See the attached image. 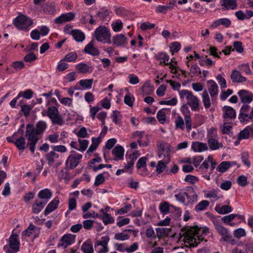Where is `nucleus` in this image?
I'll return each instance as SVG.
<instances>
[{"instance_id":"nucleus-11","label":"nucleus","mask_w":253,"mask_h":253,"mask_svg":"<svg viewBox=\"0 0 253 253\" xmlns=\"http://www.w3.org/2000/svg\"><path fill=\"white\" fill-rule=\"evenodd\" d=\"M47 116L51 119L53 124L60 125L62 124L63 120L56 107H49L47 108Z\"/></svg>"},{"instance_id":"nucleus-47","label":"nucleus","mask_w":253,"mask_h":253,"mask_svg":"<svg viewBox=\"0 0 253 253\" xmlns=\"http://www.w3.org/2000/svg\"><path fill=\"white\" fill-rule=\"evenodd\" d=\"M156 58L158 59L161 60V64L164 63L165 65H168L169 63L168 62L169 60V56L168 54L165 53H160L157 55Z\"/></svg>"},{"instance_id":"nucleus-62","label":"nucleus","mask_w":253,"mask_h":253,"mask_svg":"<svg viewBox=\"0 0 253 253\" xmlns=\"http://www.w3.org/2000/svg\"><path fill=\"white\" fill-rule=\"evenodd\" d=\"M216 79L218 84H220L221 88H225L227 87L225 79L220 75H218L216 76Z\"/></svg>"},{"instance_id":"nucleus-38","label":"nucleus","mask_w":253,"mask_h":253,"mask_svg":"<svg viewBox=\"0 0 253 253\" xmlns=\"http://www.w3.org/2000/svg\"><path fill=\"white\" fill-rule=\"evenodd\" d=\"M210 203L207 200H203L200 202L195 207V211L197 212L205 210L209 205Z\"/></svg>"},{"instance_id":"nucleus-39","label":"nucleus","mask_w":253,"mask_h":253,"mask_svg":"<svg viewBox=\"0 0 253 253\" xmlns=\"http://www.w3.org/2000/svg\"><path fill=\"white\" fill-rule=\"evenodd\" d=\"M93 81V79L81 80L80 81L79 84L84 89H90L91 88Z\"/></svg>"},{"instance_id":"nucleus-33","label":"nucleus","mask_w":253,"mask_h":253,"mask_svg":"<svg viewBox=\"0 0 253 253\" xmlns=\"http://www.w3.org/2000/svg\"><path fill=\"white\" fill-rule=\"evenodd\" d=\"M35 104H23L21 105V110L20 111V114L23 115L25 117H28L30 115L31 110L33 109Z\"/></svg>"},{"instance_id":"nucleus-52","label":"nucleus","mask_w":253,"mask_h":253,"mask_svg":"<svg viewBox=\"0 0 253 253\" xmlns=\"http://www.w3.org/2000/svg\"><path fill=\"white\" fill-rule=\"evenodd\" d=\"M134 100V97L131 96L129 93L126 94L124 97L125 103L130 107L133 106Z\"/></svg>"},{"instance_id":"nucleus-20","label":"nucleus","mask_w":253,"mask_h":253,"mask_svg":"<svg viewBox=\"0 0 253 253\" xmlns=\"http://www.w3.org/2000/svg\"><path fill=\"white\" fill-rule=\"evenodd\" d=\"M75 18V14L73 12H68L63 14L55 19V23L62 24L66 22L72 20Z\"/></svg>"},{"instance_id":"nucleus-53","label":"nucleus","mask_w":253,"mask_h":253,"mask_svg":"<svg viewBox=\"0 0 253 253\" xmlns=\"http://www.w3.org/2000/svg\"><path fill=\"white\" fill-rule=\"evenodd\" d=\"M77 54L75 52H72L67 54L63 60L67 62H73L77 58Z\"/></svg>"},{"instance_id":"nucleus-36","label":"nucleus","mask_w":253,"mask_h":253,"mask_svg":"<svg viewBox=\"0 0 253 253\" xmlns=\"http://www.w3.org/2000/svg\"><path fill=\"white\" fill-rule=\"evenodd\" d=\"M204 106L206 108H209L211 106V101L208 91L204 90L202 95Z\"/></svg>"},{"instance_id":"nucleus-60","label":"nucleus","mask_w":253,"mask_h":253,"mask_svg":"<svg viewBox=\"0 0 253 253\" xmlns=\"http://www.w3.org/2000/svg\"><path fill=\"white\" fill-rule=\"evenodd\" d=\"M232 124V123H225V122H223V125L221 127V132L223 134L229 133L232 128L231 126Z\"/></svg>"},{"instance_id":"nucleus-35","label":"nucleus","mask_w":253,"mask_h":253,"mask_svg":"<svg viewBox=\"0 0 253 253\" xmlns=\"http://www.w3.org/2000/svg\"><path fill=\"white\" fill-rule=\"evenodd\" d=\"M17 148L20 150H23L26 148V141L23 137L17 139L14 142Z\"/></svg>"},{"instance_id":"nucleus-34","label":"nucleus","mask_w":253,"mask_h":253,"mask_svg":"<svg viewBox=\"0 0 253 253\" xmlns=\"http://www.w3.org/2000/svg\"><path fill=\"white\" fill-rule=\"evenodd\" d=\"M222 6L226 9H234L237 6V0H223Z\"/></svg>"},{"instance_id":"nucleus-44","label":"nucleus","mask_w":253,"mask_h":253,"mask_svg":"<svg viewBox=\"0 0 253 253\" xmlns=\"http://www.w3.org/2000/svg\"><path fill=\"white\" fill-rule=\"evenodd\" d=\"M164 111V109H161L158 112L157 114V118L159 122L162 124H165L166 121V115Z\"/></svg>"},{"instance_id":"nucleus-61","label":"nucleus","mask_w":253,"mask_h":253,"mask_svg":"<svg viewBox=\"0 0 253 253\" xmlns=\"http://www.w3.org/2000/svg\"><path fill=\"white\" fill-rule=\"evenodd\" d=\"M112 28L115 32H119L123 28V23L118 20L112 24Z\"/></svg>"},{"instance_id":"nucleus-40","label":"nucleus","mask_w":253,"mask_h":253,"mask_svg":"<svg viewBox=\"0 0 253 253\" xmlns=\"http://www.w3.org/2000/svg\"><path fill=\"white\" fill-rule=\"evenodd\" d=\"M81 249L84 253H93V249L92 244L85 242L82 246Z\"/></svg>"},{"instance_id":"nucleus-41","label":"nucleus","mask_w":253,"mask_h":253,"mask_svg":"<svg viewBox=\"0 0 253 253\" xmlns=\"http://www.w3.org/2000/svg\"><path fill=\"white\" fill-rule=\"evenodd\" d=\"M33 91L31 89H27L24 91H20L18 94V97L20 98L23 97V98L30 99L33 96Z\"/></svg>"},{"instance_id":"nucleus-25","label":"nucleus","mask_w":253,"mask_h":253,"mask_svg":"<svg viewBox=\"0 0 253 253\" xmlns=\"http://www.w3.org/2000/svg\"><path fill=\"white\" fill-rule=\"evenodd\" d=\"M231 21L228 18H220L214 21L211 25V28H216L220 25L229 27L231 25Z\"/></svg>"},{"instance_id":"nucleus-56","label":"nucleus","mask_w":253,"mask_h":253,"mask_svg":"<svg viewBox=\"0 0 253 253\" xmlns=\"http://www.w3.org/2000/svg\"><path fill=\"white\" fill-rule=\"evenodd\" d=\"M110 12L107 9H102L97 13V16L101 20L106 18L109 14Z\"/></svg>"},{"instance_id":"nucleus-57","label":"nucleus","mask_w":253,"mask_h":253,"mask_svg":"<svg viewBox=\"0 0 253 253\" xmlns=\"http://www.w3.org/2000/svg\"><path fill=\"white\" fill-rule=\"evenodd\" d=\"M46 140H48L50 142L52 143H57L59 140V134L58 133L49 134L46 137Z\"/></svg>"},{"instance_id":"nucleus-14","label":"nucleus","mask_w":253,"mask_h":253,"mask_svg":"<svg viewBox=\"0 0 253 253\" xmlns=\"http://www.w3.org/2000/svg\"><path fill=\"white\" fill-rule=\"evenodd\" d=\"M109 239L107 238H102L101 241H97L95 244V250L98 253H107L108 251V242Z\"/></svg>"},{"instance_id":"nucleus-29","label":"nucleus","mask_w":253,"mask_h":253,"mask_svg":"<svg viewBox=\"0 0 253 253\" xmlns=\"http://www.w3.org/2000/svg\"><path fill=\"white\" fill-rule=\"evenodd\" d=\"M124 149L121 146H117L112 150V154L116 157L115 160L122 159L124 154Z\"/></svg>"},{"instance_id":"nucleus-27","label":"nucleus","mask_w":253,"mask_h":253,"mask_svg":"<svg viewBox=\"0 0 253 253\" xmlns=\"http://www.w3.org/2000/svg\"><path fill=\"white\" fill-rule=\"evenodd\" d=\"M191 149L195 152H200L207 150L208 147L206 143L195 141L192 143Z\"/></svg>"},{"instance_id":"nucleus-6","label":"nucleus","mask_w":253,"mask_h":253,"mask_svg":"<svg viewBox=\"0 0 253 253\" xmlns=\"http://www.w3.org/2000/svg\"><path fill=\"white\" fill-rule=\"evenodd\" d=\"M207 138L211 149L216 150L223 147L222 144L218 141V135L215 128H211L208 131Z\"/></svg>"},{"instance_id":"nucleus-50","label":"nucleus","mask_w":253,"mask_h":253,"mask_svg":"<svg viewBox=\"0 0 253 253\" xmlns=\"http://www.w3.org/2000/svg\"><path fill=\"white\" fill-rule=\"evenodd\" d=\"M78 142L80 145V148L78 149V151L81 152L84 151L88 145V141L85 139H79Z\"/></svg>"},{"instance_id":"nucleus-43","label":"nucleus","mask_w":253,"mask_h":253,"mask_svg":"<svg viewBox=\"0 0 253 253\" xmlns=\"http://www.w3.org/2000/svg\"><path fill=\"white\" fill-rule=\"evenodd\" d=\"M168 163H166L164 160H161L158 162L156 166V171L158 173H161L163 172L166 168V165Z\"/></svg>"},{"instance_id":"nucleus-21","label":"nucleus","mask_w":253,"mask_h":253,"mask_svg":"<svg viewBox=\"0 0 253 253\" xmlns=\"http://www.w3.org/2000/svg\"><path fill=\"white\" fill-rule=\"evenodd\" d=\"M230 78L232 82L234 83H241L246 81V78L242 76L239 71L236 70L232 71Z\"/></svg>"},{"instance_id":"nucleus-54","label":"nucleus","mask_w":253,"mask_h":253,"mask_svg":"<svg viewBox=\"0 0 253 253\" xmlns=\"http://www.w3.org/2000/svg\"><path fill=\"white\" fill-rule=\"evenodd\" d=\"M98 217V214L93 211H86L83 214V217L85 219L93 218H96Z\"/></svg>"},{"instance_id":"nucleus-9","label":"nucleus","mask_w":253,"mask_h":253,"mask_svg":"<svg viewBox=\"0 0 253 253\" xmlns=\"http://www.w3.org/2000/svg\"><path fill=\"white\" fill-rule=\"evenodd\" d=\"M9 245L12 250L9 249L7 246L3 247V249L6 253H15L19 251L20 242L17 234H11L9 238Z\"/></svg>"},{"instance_id":"nucleus-1","label":"nucleus","mask_w":253,"mask_h":253,"mask_svg":"<svg viewBox=\"0 0 253 253\" xmlns=\"http://www.w3.org/2000/svg\"><path fill=\"white\" fill-rule=\"evenodd\" d=\"M46 128V124L43 121L39 122L36 128L31 124L26 126L25 136L28 140L27 146H29L32 153L35 152L36 145L39 139V135L42 134Z\"/></svg>"},{"instance_id":"nucleus-7","label":"nucleus","mask_w":253,"mask_h":253,"mask_svg":"<svg viewBox=\"0 0 253 253\" xmlns=\"http://www.w3.org/2000/svg\"><path fill=\"white\" fill-rule=\"evenodd\" d=\"M32 20L23 15L21 14L16 17L13 20L14 25L20 30H26L33 24Z\"/></svg>"},{"instance_id":"nucleus-19","label":"nucleus","mask_w":253,"mask_h":253,"mask_svg":"<svg viewBox=\"0 0 253 253\" xmlns=\"http://www.w3.org/2000/svg\"><path fill=\"white\" fill-rule=\"evenodd\" d=\"M75 68L79 73L86 74L90 73L93 71V67L89 64L80 63L76 65Z\"/></svg>"},{"instance_id":"nucleus-64","label":"nucleus","mask_w":253,"mask_h":253,"mask_svg":"<svg viewBox=\"0 0 253 253\" xmlns=\"http://www.w3.org/2000/svg\"><path fill=\"white\" fill-rule=\"evenodd\" d=\"M184 180L186 182H189L191 184H194L197 182L199 179L197 177L192 175L188 174L185 177Z\"/></svg>"},{"instance_id":"nucleus-13","label":"nucleus","mask_w":253,"mask_h":253,"mask_svg":"<svg viewBox=\"0 0 253 253\" xmlns=\"http://www.w3.org/2000/svg\"><path fill=\"white\" fill-rule=\"evenodd\" d=\"M82 157V155L79 153L70 154L66 161V164L70 169H73L78 166Z\"/></svg>"},{"instance_id":"nucleus-15","label":"nucleus","mask_w":253,"mask_h":253,"mask_svg":"<svg viewBox=\"0 0 253 253\" xmlns=\"http://www.w3.org/2000/svg\"><path fill=\"white\" fill-rule=\"evenodd\" d=\"M207 84L208 91L211 98V100L214 101L216 99L218 93V86L213 80L208 81L207 82Z\"/></svg>"},{"instance_id":"nucleus-37","label":"nucleus","mask_w":253,"mask_h":253,"mask_svg":"<svg viewBox=\"0 0 253 253\" xmlns=\"http://www.w3.org/2000/svg\"><path fill=\"white\" fill-rule=\"evenodd\" d=\"M252 130L251 128H245L243 130L241 131L238 135V139L242 140L247 139L249 138L250 132Z\"/></svg>"},{"instance_id":"nucleus-17","label":"nucleus","mask_w":253,"mask_h":253,"mask_svg":"<svg viewBox=\"0 0 253 253\" xmlns=\"http://www.w3.org/2000/svg\"><path fill=\"white\" fill-rule=\"evenodd\" d=\"M238 94L239 95L242 102L244 103H250L253 100V94L248 90L244 89L240 90L238 92Z\"/></svg>"},{"instance_id":"nucleus-24","label":"nucleus","mask_w":253,"mask_h":253,"mask_svg":"<svg viewBox=\"0 0 253 253\" xmlns=\"http://www.w3.org/2000/svg\"><path fill=\"white\" fill-rule=\"evenodd\" d=\"M127 38L123 34H118L113 38V43L117 46H123L127 43Z\"/></svg>"},{"instance_id":"nucleus-42","label":"nucleus","mask_w":253,"mask_h":253,"mask_svg":"<svg viewBox=\"0 0 253 253\" xmlns=\"http://www.w3.org/2000/svg\"><path fill=\"white\" fill-rule=\"evenodd\" d=\"M175 126L176 129L179 128L182 130L184 129V122L182 117L178 116L175 121Z\"/></svg>"},{"instance_id":"nucleus-58","label":"nucleus","mask_w":253,"mask_h":253,"mask_svg":"<svg viewBox=\"0 0 253 253\" xmlns=\"http://www.w3.org/2000/svg\"><path fill=\"white\" fill-rule=\"evenodd\" d=\"M232 211V209L231 207L227 205L222 206L221 207L219 208L218 210H217L219 213L222 214L230 212Z\"/></svg>"},{"instance_id":"nucleus-63","label":"nucleus","mask_w":253,"mask_h":253,"mask_svg":"<svg viewBox=\"0 0 253 253\" xmlns=\"http://www.w3.org/2000/svg\"><path fill=\"white\" fill-rule=\"evenodd\" d=\"M37 58L35 54L33 52H30L27 54L24 58V60L27 62H31Z\"/></svg>"},{"instance_id":"nucleus-46","label":"nucleus","mask_w":253,"mask_h":253,"mask_svg":"<svg viewBox=\"0 0 253 253\" xmlns=\"http://www.w3.org/2000/svg\"><path fill=\"white\" fill-rule=\"evenodd\" d=\"M229 166V161L222 162L217 167L216 170L221 172H224L230 168Z\"/></svg>"},{"instance_id":"nucleus-8","label":"nucleus","mask_w":253,"mask_h":253,"mask_svg":"<svg viewBox=\"0 0 253 253\" xmlns=\"http://www.w3.org/2000/svg\"><path fill=\"white\" fill-rule=\"evenodd\" d=\"M215 227L223 241L227 242L231 245L236 244V241L232 238V235L227 228L219 224H216Z\"/></svg>"},{"instance_id":"nucleus-4","label":"nucleus","mask_w":253,"mask_h":253,"mask_svg":"<svg viewBox=\"0 0 253 253\" xmlns=\"http://www.w3.org/2000/svg\"><path fill=\"white\" fill-rule=\"evenodd\" d=\"M94 36L96 40L103 43H110L111 34L108 29L104 26H100L94 31Z\"/></svg>"},{"instance_id":"nucleus-12","label":"nucleus","mask_w":253,"mask_h":253,"mask_svg":"<svg viewBox=\"0 0 253 253\" xmlns=\"http://www.w3.org/2000/svg\"><path fill=\"white\" fill-rule=\"evenodd\" d=\"M187 104H183L180 108V111L184 116V121L187 131L189 132L192 129V120L190 115V111Z\"/></svg>"},{"instance_id":"nucleus-16","label":"nucleus","mask_w":253,"mask_h":253,"mask_svg":"<svg viewBox=\"0 0 253 253\" xmlns=\"http://www.w3.org/2000/svg\"><path fill=\"white\" fill-rule=\"evenodd\" d=\"M75 236L70 234L64 235L61 239L58 246L66 248L75 242Z\"/></svg>"},{"instance_id":"nucleus-28","label":"nucleus","mask_w":253,"mask_h":253,"mask_svg":"<svg viewBox=\"0 0 253 253\" xmlns=\"http://www.w3.org/2000/svg\"><path fill=\"white\" fill-rule=\"evenodd\" d=\"M59 203L58 198H55L51 202H50L44 210L45 215H47L50 212L56 209Z\"/></svg>"},{"instance_id":"nucleus-59","label":"nucleus","mask_w":253,"mask_h":253,"mask_svg":"<svg viewBox=\"0 0 253 253\" xmlns=\"http://www.w3.org/2000/svg\"><path fill=\"white\" fill-rule=\"evenodd\" d=\"M237 182L240 186H245L248 184L247 177L244 175H241L238 177Z\"/></svg>"},{"instance_id":"nucleus-30","label":"nucleus","mask_w":253,"mask_h":253,"mask_svg":"<svg viewBox=\"0 0 253 253\" xmlns=\"http://www.w3.org/2000/svg\"><path fill=\"white\" fill-rule=\"evenodd\" d=\"M59 155L54 151H50L45 155V158L49 166H52L56 160L59 158Z\"/></svg>"},{"instance_id":"nucleus-45","label":"nucleus","mask_w":253,"mask_h":253,"mask_svg":"<svg viewBox=\"0 0 253 253\" xmlns=\"http://www.w3.org/2000/svg\"><path fill=\"white\" fill-rule=\"evenodd\" d=\"M170 207V205L169 203L164 202L160 205L159 209L161 212L164 214H167L169 212ZM171 207L172 206H171Z\"/></svg>"},{"instance_id":"nucleus-2","label":"nucleus","mask_w":253,"mask_h":253,"mask_svg":"<svg viewBox=\"0 0 253 253\" xmlns=\"http://www.w3.org/2000/svg\"><path fill=\"white\" fill-rule=\"evenodd\" d=\"M209 231V228L207 227L198 228L197 226H194L191 227L185 233L186 242L189 244L190 247H195L203 240L204 239L201 238V236L208 234Z\"/></svg>"},{"instance_id":"nucleus-48","label":"nucleus","mask_w":253,"mask_h":253,"mask_svg":"<svg viewBox=\"0 0 253 253\" xmlns=\"http://www.w3.org/2000/svg\"><path fill=\"white\" fill-rule=\"evenodd\" d=\"M186 195V192L180 190L177 194H175L174 197L176 200L185 204Z\"/></svg>"},{"instance_id":"nucleus-26","label":"nucleus","mask_w":253,"mask_h":253,"mask_svg":"<svg viewBox=\"0 0 253 253\" xmlns=\"http://www.w3.org/2000/svg\"><path fill=\"white\" fill-rule=\"evenodd\" d=\"M46 205V201L42 202V201L37 199L35 200L32 206V212L34 213H39Z\"/></svg>"},{"instance_id":"nucleus-10","label":"nucleus","mask_w":253,"mask_h":253,"mask_svg":"<svg viewBox=\"0 0 253 253\" xmlns=\"http://www.w3.org/2000/svg\"><path fill=\"white\" fill-rule=\"evenodd\" d=\"M222 118L223 122L233 123L236 118L235 110L231 107L224 106L222 108Z\"/></svg>"},{"instance_id":"nucleus-49","label":"nucleus","mask_w":253,"mask_h":253,"mask_svg":"<svg viewBox=\"0 0 253 253\" xmlns=\"http://www.w3.org/2000/svg\"><path fill=\"white\" fill-rule=\"evenodd\" d=\"M106 173V172H104L102 173L99 174L96 176L94 183V185L95 186H98L104 183L105 179L104 175Z\"/></svg>"},{"instance_id":"nucleus-55","label":"nucleus","mask_w":253,"mask_h":253,"mask_svg":"<svg viewBox=\"0 0 253 253\" xmlns=\"http://www.w3.org/2000/svg\"><path fill=\"white\" fill-rule=\"evenodd\" d=\"M250 109V106L248 104L245 103L241 107L240 110V113L239 116V120L241 119L242 116H245V117H248V115L246 114V113Z\"/></svg>"},{"instance_id":"nucleus-18","label":"nucleus","mask_w":253,"mask_h":253,"mask_svg":"<svg viewBox=\"0 0 253 253\" xmlns=\"http://www.w3.org/2000/svg\"><path fill=\"white\" fill-rule=\"evenodd\" d=\"M94 42L91 40L84 47V51L93 56L99 54V50L94 46Z\"/></svg>"},{"instance_id":"nucleus-32","label":"nucleus","mask_w":253,"mask_h":253,"mask_svg":"<svg viewBox=\"0 0 253 253\" xmlns=\"http://www.w3.org/2000/svg\"><path fill=\"white\" fill-rule=\"evenodd\" d=\"M71 34L74 40L78 42H82L85 39V35L83 32L79 30H73Z\"/></svg>"},{"instance_id":"nucleus-23","label":"nucleus","mask_w":253,"mask_h":253,"mask_svg":"<svg viewBox=\"0 0 253 253\" xmlns=\"http://www.w3.org/2000/svg\"><path fill=\"white\" fill-rule=\"evenodd\" d=\"M52 192L48 189H44L41 190L38 193L39 200L42 202L46 201V204L50 199L52 196Z\"/></svg>"},{"instance_id":"nucleus-22","label":"nucleus","mask_w":253,"mask_h":253,"mask_svg":"<svg viewBox=\"0 0 253 253\" xmlns=\"http://www.w3.org/2000/svg\"><path fill=\"white\" fill-rule=\"evenodd\" d=\"M186 194L187 201H185V205L192 204L197 201L198 196L193 188L188 190V192H186Z\"/></svg>"},{"instance_id":"nucleus-5","label":"nucleus","mask_w":253,"mask_h":253,"mask_svg":"<svg viewBox=\"0 0 253 253\" xmlns=\"http://www.w3.org/2000/svg\"><path fill=\"white\" fill-rule=\"evenodd\" d=\"M157 148L159 158L165 161L166 163H169L172 151L170 145L168 143L163 142L157 145Z\"/></svg>"},{"instance_id":"nucleus-3","label":"nucleus","mask_w":253,"mask_h":253,"mask_svg":"<svg viewBox=\"0 0 253 253\" xmlns=\"http://www.w3.org/2000/svg\"><path fill=\"white\" fill-rule=\"evenodd\" d=\"M178 93L181 101L189 106L192 111H198L200 110V101L192 92L187 89H182L179 90Z\"/></svg>"},{"instance_id":"nucleus-31","label":"nucleus","mask_w":253,"mask_h":253,"mask_svg":"<svg viewBox=\"0 0 253 253\" xmlns=\"http://www.w3.org/2000/svg\"><path fill=\"white\" fill-rule=\"evenodd\" d=\"M42 8L44 12L48 14H53L55 12V4L54 2H48L44 4Z\"/></svg>"},{"instance_id":"nucleus-51","label":"nucleus","mask_w":253,"mask_h":253,"mask_svg":"<svg viewBox=\"0 0 253 253\" xmlns=\"http://www.w3.org/2000/svg\"><path fill=\"white\" fill-rule=\"evenodd\" d=\"M130 235L124 232L116 233L115 235L114 238L117 240L125 241L129 238Z\"/></svg>"}]
</instances>
